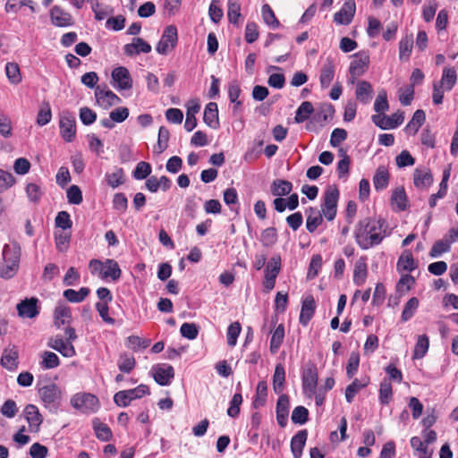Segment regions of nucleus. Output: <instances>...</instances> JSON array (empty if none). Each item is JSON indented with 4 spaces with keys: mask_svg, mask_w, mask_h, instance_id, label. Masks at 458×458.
Returning a JSON list of instances; mask_svg holds the SVG:
<instances>
[{
    "mask_svg": "<svg viewBox=\"0 0 458 458\" xmlns=\"http://www.w3.org/2000/svg\"><path fill=\"white\" fill-rule=\"evenodd\" d=\"M38 299H25L17 304V311L20 317L23 318H33L38 316Z\"/></svg>",
    "mask_w": 458,
    "mask_h": 458,
    "instance_id": "17",
    "label": "nucleus"
},
{
    "mask_svg": "<svg viewBox=\"0 0 458 458\" xmlns=\"http://www.w3.org/2000/svg\"><path fill=\"white\" fill-rule=\"evenodd\" d=\"M335 62L331 58H327L322 64L319 74V82L323 89H327L330 86L335 77Z\"/></svg>",
    "mask_w": 458,
    "mask_h": 458,
    "instance_id": "19",
    "label": "nucleus"
},
{
    "mask_svg": "<svg viewBox=\"0 0 458 458\" xmlns=\"http://www.w3.org/2000/svg\"><path fill=\"white\" fill-rule=\"evenodd\" d=\"M307 440V431L300 430L291 440V451L294 458H301Z\"/></svg>",
    "mask_w": 458,
    "mask_h": 458,
    "instance_id": "29",
    "label": "nucleus"
},
{
    "mask_svg": "<svg viewBox=\"0 0 458 458\" xmlns=\"http://www.w3.org/2000/svg\"><path fill=\"white\" fill-rule=\"evenodd\" d=\"M393 397L392 384L388 379H384L379 386V401L380 403L386 405Z\"/></svg>",
    "mask_w": 458,
    "mask_h": 458,
    "instance_id": "48",
    "label": "nucleus"
},
{
    "mask_svg": "<svg viewBox=\"0 0 458 458\" xmlns=\"http://www.w3.org/2000/svg\"><path fill=\"white\" fill-rule=\"evenodd\" d=\"M338 199L339 191L337 187L335 185L327 186L324 192L323 203L320 210L327 220L332 221L335 219L337 212Z\"/></svg>",
    "mask_w": 458,
    "mask_h": 458,
    "instance_id": "4",
    "label": "nucleus"
},
{
    "mask_svg": "<svg viewBox=\"0 0 458 458\" xmlns=\"http://www.w3.org/2000/svg\"><path fill=\"white\" fill-rule=\"evenodd\" d=\"M107 184L112 188H117L124 182V174L122 168H115L112 173L106 174Z\"/></svg>",
    "mask_w": 458,
    "mask_h": 458,
    "instance_id": "53",
    "label": "nucleus"
},
{
    "mask_svg": "<svg viewBox=\"0 0 458 458\" xmlns=\"http://www.w3.org/2000/svg\"><path fill=\"white\" fill-rule=\"evenodd\" d=\"M168 140L169 131L165 127L161 126L158 131L157 143L154 146V152L157 154L164 152L168 147Z\"/></svg>",
    "mask_w": 458,
    "mask_h": 458,
    "instance_id": "51",
    "label": "nucleus"
},
{
    "mask_svg": "<svg viewBox=\"0 0 458 458\" xmlns=\"http://www.w3.org/2000/svg\"><path fill=\"white\" fill-rule=\"evenodd\" d=\"M369 380L366 379L364 381H360L359 379H354L352 384H350L345 389V399L351 403L355 395L364 387H366L369 384Z\"/></svg>",
    "mask_w": 458,
    "mask_h": 458,
    "instance_id": "42",
    "label": "nucleus"
},
{
    "mask_svg": "<svg viewBox=\"0 0 458 458\" xmlns=\"http://www.w3.org/2000/svg\"><path fill=\"white\" fill-rule=\"evenodd\" d=\"M391 206L394 211H403L407 207V198L403 188H397L391 196Z\"/></svg>",
    "mask_w": 458,
    "mask_h": 458,
    "instance_id": "32",
    "label": "nucleus"
},
{
    "mask_svg": "<svg viewBox=\"0 0 458 458\" xmlns=\"http://www.w3.org/2000/svg\"><path fill=\"white\" fill-rule=\"evenodd\" d=\"M306 227L310 233H313L322 223L323 214L317 208H310L307 211Z\"/></svg>",
    "mask_w": 458,
    "mask_h": 458,
    "instance_id": "30",
    "label": "nucleus"
},
{
    "mask_svg": "<svg viewBox=\"0 0 458 458\" xmlns=\"http://www.w3.org/2000/svg\"><path fill=\"white\" fill-rule=\"evenodd\" d=\"M413 46L412 36L403 38L399 42V58L401 60H408Z\"/></svg>",
    "mask_w": 458,
    "mask_h": 458,
    "instance_id": "50",
    "label": "nucleus"
},
{
    "mask_svg": "<svg viewBox=\"0 0 458 458\" xmlns=\"http://www.w3.org/2000/svg\"><path fill=\"white\" fill-rule=\"evenodd\" d=\"M136 361L133 356L127 353L120 355L117 365L123 373H130L135 367Z\"/></svg>",
    "mask_w": 458,
    "mask_h": 458,
    "instance_id": "56",
    "label": "nucleus"
},
{
    "mask_svg": "<svg viewBox=\"0 0 458 458\" xmlns=\"http://www.w3.org/2000/svg\"><path fill=\"white\" fill-rule=\"evenodd\" d=\"M71 404L81 412H94L98 408V399L91 394H77L71 399Z\"/></svg>",
    "mask_w": 458,
    "mask_h": 458,
    "instance_id": "6",
    "label": "nucleus"
},
{
    "mask_svg": "<svg viewBox=\"0 0 458 458\" xmlns=\"http://www.w3.org/2000/svg\"><path fill=\"white\" fill-rule=\"evenodd\" d=\"M419 307V300L416 297L411 298L405 304L403 310L402 312V320L403 322L408 321L411 319L415 311L417 310Z\"/></svg>",
    "mask_w": 458,
    "mask_h": 458,
    "instance_id": "58",
    "label": "nucleus"
},
{
    "mask_svg": "<svg viewBox=\"0 0 458 458\" xmlns=\"http://www.w3.org/2000/svg\"><path fill=\"white\" fill-rule=\"evenodd\" d=\"M285 381V370L284 366L279 363L276 366L273 376V388L276 394L282 393Z\"/></svg>",
    "mask_w": 458,
    "mask_h": 458,
    "instance_id": "38",
    "label": "nucleus"
},
{
    "mask_svg": "<svg viewBox=\"0 0 458 458\" xmlns=\"http://www.w3.org/2000/svg\"><path fill=\"white\" fill-rule=\"evenodd\" d=\"M25 419L29 424V428L30 432H38L39 430L40 425L43 422V417L40 414L38 407L34 404H28L24 411Z\"/></svg>",
    "mask_w": 458,
    "mask_h": 458,
    "instance_id": "16",
    "label": "nucleus"
},
{
    "mask_svg": "<svg viewBox=\"0 0 458 458\" xmlns=\"http://www.w3.org/2000/svg\"><path fill=\"white\" fill-rule=\"evenodd\" d=\"M90 290L88 287H81L79 291L67 289L64 292V297L72 303H79L89 294Z\"/></svg>",
    "mask_w": 458,
    "mask_h": 458,
    "instance_id": "37",
    "label": "nucleus"
},
{
    "mask_svg": "<svg viewBox=\"0 0 458 458\" xmlns=\"http://www.w3.org/2000/svg\"><path fill=\"white\" fill-rule=\"evenodd\" d=\"M281 269V257L279 255L273 256L268 261L265 269V277L276 278Z\"/></svg>",
    "mask_w": 458,
    "mask_h": 458,
    "instance_id": "49",
    "label": "nucleus"
},
{
    "mask_svg": "<svg viewBox=\"0 0 458 458\" xmlns=\"http://www.w3.org/2000/svg\"><path fill=\"white\" fill-rule=\"evenodd\" d=\"M58 356L52 352H44L42 353L41 365L46 369H54L59 366Z\"/></svg>",
    "mask_w": 458,
    "mask_h": 458,
    "instance_id": "63",
    "label": "nucleus"
},
{
    "mask_svg": "<svg viewBox=\"0 0 458 458\" xmlns=\"http://www.w3.org/2000/svg\"><path fill=\"white\" fill-rule=\"evenodd\" d=\"M52 23L57 27H67L72 24V16L59 6H54L50 11Z\"/></svg>",
    "mask_w": 458,
    "mask_h": 458,
    "instance_id": "22",
    "label": "nucleus"
},
{
    "mask_svg": "<svg viewBox=\"0 0 458 458\" xmlns=\"http://www.w3.org/2000/svg\"><path fill=\"white\" fill-rule=\"evenodd\" d=\"M0 362L8 370L15 369L18 366V351L16 347L4 349Z\"/></svg>",
    "mask_w": 458,
    "mask_h": 458,
    "instance_id": "27",
    "label": "nucleus"
},
{
    "mask_svg": "<svg viewBox=\"0 0 458 458\" xmlns=\"http://www.w3.org/2000/svg\"><path fill=\"white\" fill-rule=\"evenodd\" d=\"M21 249L16 243L4 245L3 250V262L0 263V276L13 277L19 267Z\"/></svg>",
    "mask_w": 458,
    "mask_h": 458,
    "instance_id": "2",
    "label": "nucleus"
},
{
    "mask_svg": "<svg viewBox=\"0 0 458 458\" xmlns=\"http://www.w3.org/2000/svg\"><path fill=\"white\" fill-rule=\"evenodd\" d=\"M415 267L411 253L409 250H404L397 261V270L411 272L414 270Z\"/></svg>",
    "mask_w": 458,
    "mask_h": 458,
    "instance_id": "45",
    "label": "nucleus"
},
{
    "mask_svg": "<svg viewBox=\"0 0 458 458\" xmlns=\"http://www.w3.org/2000/svg\"><path fill=\"white\" fill-rule=\"evenodd\" d=\"M318 378V370L314 365H310L304 369L302 374V389L307 397L311 398L315 394Z\"/></svg>",
    "mask_w": 458,
    "mask_h": 458,
    "instance_id": "11",
    "label": "nucleus"
},
{
    "mask_svg": "<svg viewBox=\"0 0 458 458\" xmlns=\"http://www.w3.org/2000/svg\"><path fill=\"white\" fill-rule=\"evenodd\" d=\"M289 414V398L286 394H281L276 403V420L281 427L287 424Z\"/></svg>",
    "mask_w": 458,
    "mask_h": 458,
    "instance_id": "21",
    "label": "nucleus"
},
{
    "mask_svg": "<svg viewBox=\"0 0 458 458\" xmlns=\"http://www.w3.org/2000/svg\"><path fill=\"white\" fill-rule=\"evenodd\" d=\"M389 182V173L386 166L380 165L377 167L376 174L373 177V184L377 191L386 189Z\"/></svg>",
    "mask_w": 458,
    "mask_h": 458,
    "instance_id": "34",
    "label": "nucleus"
},
{
    "mask_svg": "<svg viewBox=\"0 0 458 458\" xmlns=\"http://www.w3.org/2000/svg\"><path fill=\"white\" fill-rule=\"evenodd\" d=\"M426 119V115L423 110H417L412 115L411 120L405 127V131L408 133L415 134Z\"/></svg>",
    "mask_w": 458,
    "mask_h": 458,
    "instance_id": "43",
    "label": "nucleus"
},
{
    "mask_svg": "<svg viewBox=\"0 0 458 458\" xmlns=\"http://www.w3.org/2000/svg\"><path fill=\"white\" fill-rule=\"evenodd\" d=\"M411 446L419 453V458H431L433 455V451L419 437L411 438Z\"/></svg>",
    "mask_w": 458,
    "mask_h": 458,
    "instance_id": "39",
    "label": "nucleus"
},
{
    "mask_svg": "<svg viewBox=\"0 0 458 458\" xmlns=\"http://www.w3.org/2000/svg\"><path fill=\"white\" fill-rule=\"evenodd\" d=\"M112 82L118 90H127L132 88V79L127 68L116 67L111 73Z\"/></svg>",
    "mask_w": 458,
    "mask_h": 458,
    "instance_id": "12",
    "label": "nucleus"
},
{
    "mask_svg": "<svg viewBox=\"0 0 458 458\" xmlns=\"http://www.w3.org/2000/svg\"><path fill=\"white\" fill-rule=\"evenodd\" d=\"M261 242L265 247H271L277 242V233L276 228L268 227L262 231L260 236Z\"/></svg>",
    "mask_w": 458,
    "mask_h": 458,
    "instance_id": "59",
    "label": "nucleus"
},
{
    "mask_svg": "<svg viewBox=\"0 0 458 458\" xmlns=\"http://www.w3.org/2000/svg\"><path fill=\"white\" fill-rule=\"evenodd\" d=\"M356 11L354 0H346L342 8L335 13L334 21L339 25H348L352 22Z\"/></svg>",
    "mask_w": 458,
    "mask_h": 458,
    "instance_id": "14",
    "label": "nucleus"
},
{
    "mask_svg": "<svg viewBox=\"0 0 458 458\" xmlns=\"http://www.w3.org/2000/svg\"><path fill=\"white\" fill-rule=\"evenodd\" d=\"M121 274L122 271L115 260L108 259L104 262L101 278L106 279L110 277L113 281H116L120 278Z\"/></svg>",
    "mask_w": 458,
    "mask_h": 458,
    "instance_id": "31",
    "label": "nucleus"
},
{
    "mask_svg": "<svg viewBox=\"0 0 458 458\" xmlns=\"http://www.w3.org/2000/svg\"><path fill=\"white\" fill-rule=\"evenodd\" d=\"M372 122L383 130L394 129L401 125L404 121L403 113L397 112L392 115H386L383 114H377L371 116Z\"/></svg>",
    "mask_w": 458,
    "mask_h": 458,
    "instance_id": "9",
    "label": "nucleus"
},
{
    "mask_svg": "<svg viewBox=\"0 0 458 458\" xmlns=\"http://www.w3.org/2000/svg\"><path fill=\"white\" fill-rule=\"evenodd\" d=\"M38 394L44 406L50 412L56 413L62 400V391L55 384H49L39 388Z\"/></svg>",
    "mask_w": 458,
    "mask_h": 458,
    "instance_id": "3",
    "label": "nucleus"
},
{
    "mask_svg": "<svg viewBox=\"0 0 458 458\" xmlns=\"http://www.w3.org/2000/svg\"><path fill=\"white\" fill-rule=\"evenodd\" d=\"M151 46L140 38H134L131 44L124 46V53L127 55H138L140 53H149Z\"/></svg>",
    "mask_w": 458,
    "mask_h": 458,
    "instance_id": "25",
    "label": "nucleus"
},
{
    "mask_svg": "<svg viewBox=\"0 0 458 458\" xmlns=\"http://www.w3.org/2000/svg\"><path fill=\"white\" fill-rule=\"evenodd\" d=\"M178 41L177 29L174 25L165 27L158 41L156 50L160 55H167L176 46Z\"/></svg>",
    "mask_w": 458,
    "mask_h": 458,
    "instance_id": "5",
    "label": "nucleus"
},
{
    "mask_svg": "<svg viewBox=\"0 0 458 458\" xmlns=\"http://www.w3.org/2000/svg\"><path fill=\"white\" fill-rule=\"evenodd\" d=\"M150 344V340L143 339L138 335H131L127 338V347L136 352L140 349H145Z\"/></svg>",
    "mask_w": 458,
    "mask_h": 458,
    "instance_id": "60",
    "label": "nucleus"
},
{
    "mask_svg": "<svg viewBox=\"0 0 458 458\" xmlns=\"http://www.w3.org/2000/svg\"><path fill=\"white\" fill-rule=\"evenodd\" d=\"M60 134L66 142H72L76 135L75 117L69 112H63L59 120Z\"/></svg>",
    "mask_w": 458,
    "mask_h": 458,
    "instance_id": "8",
    "label": "nucleus"
},
{
    "mask_svg": "<svg viewBox=\"0 0 458 458\" xmlns=\"http://www.w3.org/2000/svg\"><path fill=\"white\" fill-rule=\"evenodd\" d=\"M5 73L12 84H19L21 81L20 67L15 63H7L5 65Z\"/></svg>",
    "mask_w": 458,
    "mask_h": 458,
    "instance_id": "54",
    "label": "nucleus"
},
{
    "mask_svg": "<svg viewBox=\"0 0 458 458\" xmlns=\"http://www.w3.org/2000/svg\"><path fill=\"white\" fill-rule=\"evenodd\" d=\"M93 426L96 436L98 439L102 441H108L112 437V432L107 425L94 421Z\"/></svg>",
    "mask_w": 458,
    "mask_h": 458,
    "instance_id": "64",
    "label": "nucleus"
},
{
    "mask_svg": "<svg viewBox=\"0 0 458 458\" xmlns=\"http://www.w3.org/2000/svg\"><path fill=\"white\" fill-rule=\"evenodd\" d=\"M369 64V55L366 52H359L354 55V59L352 61L349 72L354 80L361 76L368 69Z\"/></svg>",
    "mask_w": 458,
    "mask_h": 458,
    "instance_id": "13",
    "label": "nucleus"
},
{
    "mask_svg": "<svg viewBox=\"0 0 458 458\" xmlns=\"http://www.w3.org/2000/svg\"><path fill=\"white\" fill-rule=\"evenodd\" d=\"M342 159L337 163V174L340 179L346 178L349 174L350 157L343 149L339 150Z\"/></svg>",
    "mask_w": 458,
    "mask_h": 458,
    "instance_id": "57",
    "label": "nucleus"
},
{
    "mask_svg": "<svg viewBox=\"0 0 458 458\" xmlns=\"http://www.w3.org/2000/svg\"><path fill=\"white\" fill-rule=\"evenodd\" d=\"M386 227L384 219L366 218L360 221L355 232L357 244L362 250L380 244L386 236Z\"/></svg>",
    "mask_w": 458,
    "mask_h": 458,
    "instance_id": "1",
    "label": "nucleus"
},
{
    "mask_svg": "<svg viewBox=\"0 0 458 458\" xmlns=\"http://www.w3.org/2000/svg\"><path fill=\"white\" fill-rule=\"evenodd\" d=\"M429 340L426 335H420L413 351V359H421L428 350Z\"/></svg>",
    "mask_w": 458,
    "mask_h": 458,
    "instance_id": "47",
    "label": "nucleus"
},
{
    "mask_svg": "<svg viewBox=\"0 0 458 458\" xmlns=\"http://www.w3.org/2000/svg\"><path fill=\"white\" fill-rule=\"evenodd\" d=\"M355 96L358 101L361 104H368L370 102L373 96L372 85L366 81H359L357 84Z\"/></svg>",
    "mask_w": 458,
    "mask_h": 458,
    "instance_id": "26",
    "label": "nucleus"
},
{
    "mask_svg": "<svg viewBox=\"0 0 458 458\" xmlns=\"http://www.w3.org/2000/svg\"><path fill=\"white\" fill-rule=\"evenodd\" d=\"M52 118L51 108L48 103H44L37 115V124L38 126H44L47 124Z\"/></svg>",
    "mask_w": 458,
    "mask_h": 458,
    "instance_id": "61",
    "label": "nucleus"
},
{
    "mask_svg": "<svg viewBox=\"0 0 458 458\" xmlns=\"http://www.w3.org/2000/svg\"><path fill=\"white\" fill-rule=\"evenodd\" d=\"M262 18L264 22L271 27L272 29H276L279 27L280 22L276 19L272 8L269 6V4H265L262 6L261 9Z\"/></svg>",
    "mask_w": 458,
    "mask_h": 458,
    "instance_id": "52",
    "label": "nucleus"
},
{
    "mask_svg": "<svg viewBox=\"0 0 458 458\" xmlns=\"http://www.w3.org/2000/svg\"><path fill=\"white\" fill-rule=\"evenodd\" d=\"M97 104L105 110L121 103V98L106 87L98 86L95 89Z\"/></svg>",
    "mask_w": 458,
    "mask_h": 458,
    "instance_id": "10",
    "label": "nucleus"
},
{
    "mask_svg": "<svg viewBox=\"0 0 458 458\" xmlns=\"http://www.w3.org/2000/svg\"><path fill=\"white\" fill-rule=\"evenodd\" d=\"M241 14V3L239 0H227V18L229 22L239 25Z\"/></svg>",
    "mask_w": 458,
    "mask_h": 458,
    "instance_id": "35",
    "label": "nucleus"
},
{
    "mask_svg": "<svg viewBox=\"0 0 458 458\" xmlns=\"http://www.w3.org/2000/svg\"><path fill=\"white\" fill-rule=\"evenodd\" d=\"M389 108V105L387 102V95L386 91L382 89L378 92L375 103H374V110L377 114H383L387 111Z\"/></svg>",
    "mask_w": 458,
    "mask_h": 458,
    "instance_id": "62",
    "label": "nucleus"
},
{
    "mask_svg": "<svg viewBox=\"0 0 458 458\" xmlns=\"http://www.w3.org/2000/svg\"><path fill=\"white\" fill-rule=\"evenodd\" d=\"M284 338V327L282 324H280L272 333L271 340H270V352L275 354L279 350L283 341Z\"/></svg>",
    "mask_w": 458,
    "mask_h": 458,
    "instance_id": "44",
    "label": "nucleus"
},
{
    "mask_svg": "<svg viewBox=\"0 0 458 458\" xmlns=\"http://www.w3.org/2000/svg\"><path fill=\"white\" fill-rule=\"evenodd\" d=\"M55 325L57 327L70 324L72 319L71 309L65 303H58L54 312Z\"/></svg>",
    "mask_w": 458,
    "mask_h": 458,
    "instance_id": "24",
    "label": "nucleus"
},
{
    "mask_svg": "<svg viewBox=\"0 0 458 458\" xmlns=\"http://www.w3.org/2000/svg\"><path fill=\"white\" fill-rule=\"evenodd\" d=\"M414 185L419 189H427L433 182V176L428 168H416L413 173Z\"/></svg>",
    "mask_w": 458,
    "mask_h": 458,
    "instance_id": "20",
    "label": "nucleus"
},
{
    "mask_svg": "<svg viewBox=\"0 0 458 458\" xmlns=\"http://www.w3.org/2000/svg\"><path fill=\"white\" fill-rule=\"evenodd\" d=\"M457 81L456 72L454 68H445L439 86L445 90H451Z\"/></svg>",
    "mask_w": 458,
    "mask_h": 458,
    "instance_id": "40",
    "label": "nucleus"
},
{
    "mask_svg": "<svg viewBox=\"0 0 458 458\" xmlns=\"http://www.w3.org/2000/svg\"><path fill=\"white\" fill-rule=\"evenodd\" d=\"M316 305L315 301L312 296L306 297L301 305V314H300V323L303 326H307L308 323L312 318L315 312Z\"/></svg>",
    "mask_w": 458,
    "mask_h": 458,
    "instance_id": "23",
    "label": "nucleus"
},
{
    "mask_svg": "<svg viewBox=\"0 0 458 458\" xmlns=\"http://www.w3.org/2000/svg\"><path fill=\"white\" fill-rule=\"evenodd\" d=\"M48 346L59 352L64 357L71 358L73 357L76 353L72 343L64 341L63 337L59 335L50 339Z\"/></svg>",
    "mask_w": 458,
    "mask_h": 458,
    "instance_id": "18",
    "label": "nucleus"
},
{
    "mask_svg": "<svg viewBox=\"0 0 458 458\" xmlns=\"http://www.w3.org/2000/svg\"><path fill=\"white\" fill-rule=\"evenodd\" d=\"M293 190V184L286 180H275L271 185V192L274 196L282 197L289 194Z\"/></svg>",
    "mask_w": 458,
    "mask_h": 458,
    "instance_id": "36",
    "label": "nucleus"
},
{
    "mask_svg": "<svg viewBox=\"0 0 458 458\" xmlns=\"http://www.w3.org/2000/svg\"><path fill=\"white\" fill-rule=\"evenodd\" d=\"M368 275L367 264L363 259H360L354 267L353 282L356 285L364 284Z\"/></svg>",
    "mask_w": 458,
    "mask_h": 458,
    "instance_id": "41",
    "label": "nucleus"
},
{
    "mask_svg": "<svg viewBox=\"0 0 458 458\" xmlns=\"http://www.w3.org/2000/svg\"><path fill=\"white\" fill-rule=\"evenodd\" d=\"M155 381L160 386H168L174 377V369L168 364H158L152 368Z\"/></svg>",
    "mask_w": 458,
    "mask_h": 458,
    "instance_id": "15",
    "label": "nucleus"
},
{
    "mask_svg": "<svg viewBox=\"0 0 458 458\" xmlns=\"http://www.w3.org/2000/svg\"><path fill=\"white\" fill-rule=\"evenodd\" d=\"M148 394V387L146 385H140L130 390L117 392L114 396V402L121 407H126L130 403L137 398H140Z\"/></svg>",
    "mask_w": 458,
    "mask_h": 458,
    "instance_id": "7",
    "label": "nucleus"
},
{
    "mask_svg": "<svg viewBox=\"0 0 458 458\" xmlns=\"http://www.w3.org/2000/svg\"><path fill=\"white\" fill-rule=\"evenodd\" d=\"M200 106L196 100H191L187 106L186 120L184 128L187 131H191L197 126L196 114L199 113Z\"/></svg>",
    "mask_w": 458,
    "mask_h": 458,
    "instance_id": "28",
    "label": "nucleus"
},
{
    "mask_svg": "<svg viewBox=\"0 0 458 458\" xmlns=\"http://www.w3.org/2000/svg\"><path fill=\"white\" fill-rule=\"evenodd\" d=\"M314 112L312 104L310 101L302 102L296 110L294 120L297 123L306 121Z\"/></svg>",
    "mask_w": 458,
    "mask_h": 458,
    "instance_id": "46",
    "label": "nucleus"
},
{
    "mask_svg": "<svg viewBox=\"0 0 458 458\" xmlns=\"http://www.w3.org/2000/svg\"><path fill=\"white\" fill-rule=\"evenodd\" d=\"M204 122L211 128L218 126V108L215 102L208 103L204 110Z\"/></svg>",
    "mask_w": 458,
    "mask_h": 458,
    "instance_id": "33",
    "label": "nucleus"
},
{
    "mask_svg": "<svg viewBox=\"0 0 458 458\" xmlns=\"http://www.w3.org/2000/svg\"><path fill=\"white\" fill-rule=\"evenodd\" d=\"M267 395V386L265 381H259L256 388V396L253 402L255 408L263 406L266 403Z\"/></svg>",
    "mask_w": 458,
    "mask_h": 458,
    "instance_id": "55",
    "label": "nucleus"
}]
</instances>
